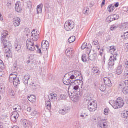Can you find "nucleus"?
<instances>
[{"label":"nucleus","instance_id":"61","mask_svg":"<svg viewBox=\"0 0 128 128\" xmlns=\"http://www.w3.org/2000/svg\"><path fill=\"white\" fill-rule=\"evenodd\" d=\"M30 88H32L33 90H36V84L34 83H32L30 84Z\"/></svg>","mask_w":128,"mask_h":128},{"label":"nucleus","instance_id":"53","mask_svg":"<svg viewBox=\"0 0 128 128\" xmlns=\"http://www.w3.org/2000/svg\"><path fill=\"white\" fill-rule=\"evenodd\" d=\"M116 28H118V25L114 24L111 26L110 30L114 31V30H116Z\"/></svg>","mask_w":128,"mask_h":128},{"label":"nucleus","instance_id":"33","mask_svg":"<svg viewBox=\"0 0 128 128\" xmlns=\"http://www.w3.org/2000/svg\"><path fill=\"white\" fill-rule=\"evenodd\" d=\"M46 106L48 110H52V103L50 102V101H46Z\"/></svg>","mask_w":128,"mask_h":128},{"label":"nucleus","instance_id":"3","mask_svg":"<svg viewBox=\"0 0 128 128\" xmlns=\"http://www.w3.org/2000/svg\"><path fill=\"white\" fill-rule=\"evenodd\" d=\"M108 128V122L105 119L99 120L97 123V128Z\"/></svg>","mask_w":128,"mask_h":128},{"label":"nucleus","instance_id":"42","mask_svg":"<svg viewBox=\"0 0 128 128\" xmlns=\"http://www.w3.org/2000/svg\"><path fill=\"white\" fill-rule=\"evenodd\" d=\"M122 28L124 30H126L128 29V23L126 22L123 24L122 26Z\"/></svg>","mask_w":128,"mask_h":128},{"label":"nucleus","instance_id":"37","mask_svg":"<svg viewBox=\"0 0 128 128\" xmlns=\"http://www.w3.org/2000/svg\"><path fill=\"white\" fill-rule=\"evenodd\" d=\"M66 56H72V50H70V49H67L66 52H65Z\"/></svg>","mask_w":128,"mask_h":128},{"label":"nucleus","instance_id":"20","mask_svg":"<svg viewBox=\"0 0 128 128\" xmlns=\"http://www.w3.org/2000/svg\"><path fill=\"white\" fill-rule=\"evenodd\" d=\"M124 84L126 86L123 88V93L124 94H128V80H125Z\"/></svg>","mask_w":128,"mask_h":128},{"label":"nucleus","instance_id":"35","mask_svg":"<svg viewBox=\"0 0 128 128\" xmlns=\"http://www.w3.org/2000/svg\"><path fill=\"white\" fill-rule=\"evenodd\" d=\"M0 92L2 94L6 92V86L4 85L0 86Z\"/></svg>","mask_w":128,"mask_h":128},{"label":"nucleus","instance_id":"49","mask_svg":"<svg viewBox=\"0 0 128 128\" xmlns=\"http://www.w3.org/2000/svg\"><path fill=\"white\" fill-rule=\"evenodd\" d=\"M71 94L70 96V94H69L70 98H71L72 100H75L74 99L76 98V96H74V94Z\"/></svg>","mask_w":128,"mask_h":128},{"label":"nucleus","instance_id":"26","mask_svg":"<svg viewBox=\"0 0 128 128\" xmlns=\"http://www.w3.org/2000/svg\"><path fill=\"white\" fill-rule=\"evenodd\" d=\"M44 8V4H40V5L37 6V14H42V8Z\"/></svg>","mask_w":128,"mask_h":128},{"label":"nucleus","instance_id":"17","mask_svg":"<svg viewBox=\"0 0 128 128\" xmlns=\"http://www.w3.org/2000/svg\"><path fill=\"white\" fill-rule=\"evenodd\" d=\"M18 118H20V114H18V112H14L12 116L11 119L12 120H14V122H16Z\"/></svg>","mask_w":128,"mask_h":128},{"label":"nucleus","instance_id":"31","mask_svg":"<svg viewBox=\"0 0 128 128\" xmlns=\"http://www.w3.org/2000/svg\"><path fill=\"white\" fill-rule=\"evenodd\" d=\"M14 84L15 86H18V84H20V78L18 77L14 79Z\"/></svg>","mask_w":128,"mask_h":128},{"label":"nucleus","instance_id":"40","mask_svg":"<svg viewBox=\"0 0 128 128\" xmlns=\"http://www.w3.org/2000/svg\"><path fill=\"white\" fill-rule=\"evenodd\" d=\"M93 44L94 46H96L97 50H100V46H98V40H94L93 42Z\"/></svg>","mask_w":128,"mask_h":128},{"label":"nucleus","instance_id":"25","mask_svg":"<svg viewBox=\"0 0 128 128\" xmlns=\"http://www.w3.org/2000/svg\"><path fill=\"white\" fill-rule=\"evenodd\" d=\"M2 43L4 48H10V46H12V44H10V42L8 40H4L2 41Z\"/></svg>","mask_w":128,"mask_h":128},{"label":"nucleus","instance_id":"13","mask_svg":"<svg viewBox=\"0 0 128 128\" xmlns=\"http://www.w3.org/2000/svg\"><path fill=\"white\" fill-rule=\"evenodd\" d=\"M122 116L124 118V122L128 124V111H124L122 114Z\"/></svg>","mask_w":128,"mask_h":128},{"label":"nucleus","instance_id":"29","mask_svg":"<svg viewBox=\"0 0 128 128\" xmlns=\"http://www.w3.org/2000/svg\"><path fill=\"white\" fill-rule=\"evenodd\" d=\"M8 36V31H4L2 34V40H5L6 38V36Z\"/></svg>","mask_w":128,"mask_h":128},{"label":"nucleus","instance_id":"4","mask_svg":"<svg viewBox=\"0 0 128 128\" xmlns=\"http://www.w3.org/2000/svg\"><path fill=\"white\" fill-rule=\"evenodd\" d=\"M26 46L28 50H31V52H34L36 50V46L32 40H28L26 41Z\"/></svg>","mask_w":128,"mask_h":128},{"label":"nucleus","instance_id":"32","mask_svg":"<svg viewBox=\"0 0 128 128\" xmlns=\"http://www.w3.org/2000/svg\"><path fill=\"white\" fill-rule=\"evenodd\" d=\"M92 70V72H94V74H96L97 75H98L100 74V69L98 67L93 68Z\"/></svg>","mask_w":128,"mask_h":128},{"label":"nucleus","instance_id":"11","mask_svg":"<svg viewBox=\"0 0 128 128\" xmlns=\"http://www.w3.org/2000/svg\"><path fill=\"white\" fill-rule=\"evenodd\" d=\"M84 84V82H82V78L76 79L75 80L73 81V83L72 84V86H80V84Z\"/></svg>","mask_w":128,"mask_h":128},{"label":"nucleus","instance_id":"9","mask_svg":"<svg viewBox=\"0 0 128 128\" xmlns=\"http://www.w3.org/2000/svg\"><path fill=\"white\" fill-rule=\"evenodd\" d=\"M110 62L108 64V68H112V66H114V62L118 60V58L116 57H112L111 56L110 58Z\"/></svg>","mask_w":128,"mask_h":128},{"label":"nucleus","instance_id":"59","mask_svg":"<svg viewBox=\"0 0 128 128\" xmlns=\"http://www.w3.org/2000/svg\"><path fill=\"white\" fill-rule=\"evenodd\" d=\"M28 8H32V3L31 1H28L27 3Z\"/></svg>","mask_w":128,"mask_h":128},{"label":"nucleus","instance_id":"48","mask_svg":"<svg viewBox=\"0 0 128 128\" xmlns=\"http://www.w3.org/2000/svg\"><path fill=\"white\" fill-rule=\"evenodd\" d=\"M0 68H1V70L4 69V64L2 60H0Z\"/></svg>","mask_w":128,"mask_h":128},{"label":"nucleus","instance_id":"7","mask_svg":"<svg viewBox=\"0 0 128 128\" xmlns=\"http://www.w3.org/2000/svg\"><path fill=\"white\" fill-rule=\"evenodd\" d=\"M109 52L112 55V57L116 58L118 54V50L116 47L114 46H110Z\"/></svg>","mask_w":128,"mask_h":128},{"label":"nucleus","instance_id":"52","mask_svg":"<svg viewBox=\"0 0 128 128\" xmlns=\"http://www.w3.org/2000/svg\"><path fill=\"white\" fill-rule=\"evenodd\" d=\"M12 76V78H14V80L15 78H18V73H16V72L12 73L10 75V76Z\"/></svg>","mask_w":128,"mask_h":128},{"label":"nucleus","instance_id":"51","mask_svg":"<svg viewBox=\"0 0 128 128\" xmlns=\"http://www.w3.org/2000/svg\"><path fill=\"white\" fill-rule=\"evenodd\" d=\"M94 88H98L100 86V82H94Z\"/></svg>","mask_w":128,"mask_h":128},{"label":"nucleus","instance_id":"14","mask_svg":"<svg viewBox=\"0 0 128 128\" xmlns=\"http://www.w3.org/2000/svg\"><path fill=\"white\" fill-rule=\"evenodd\" d=\"M20 22H22V20H20V18L16 17L14 18L13 24L14 26H20Z\"/></svg>","mask_w":128,"mask_h":128},{"label":"nucleus","instance_id":"28","mask_svg":"<svg viewBox=\"0 0 128 128\" xmlns=\"http://www.w3.org/2000/svg\"><path fill=\"white\" fill-rule=\"evenodd\" d=\"M74 76L76 80H78V78H82V74H80V72L78 71H75L74 72Z\"/></svg>","mask_w":128,"mask_h":128},{"label":"nucleus","instance_id":"12","mask_svg":"<svg viewBox=\"0 0 128 128\" xmlns=\"http://www.w3.org/2000/svg\"><path fill=\"white\" fill-rule=\"evenodd\" d=\"M29 80H30V76L29 74H26L22 80V82L25 86H28V84Z\"/></svg>","mask_w":128,"mask_h":128},{"label":"nucleus","instance_id":"5","mask_svg":"<svg viewBox=\"0 0 128 128\" xmlns=\"http://www.w3.org/2000/svg\"><path fill=\"white\" fill-rule=\"evenodd\" d=\"M88 110L91 112H94L98 110V104H96L94 102H88Z\"/></svg>","mask_w":128,"mask_h":128},{"label":"nucleus","instance_id":"47","mask_svg":"<svg viewBox=\"0 0 128 128\" xmlns=\"http://www.w3.org/2000/svg\"><path fill=\"white\" fill-rule=\"evenodd\" d=\"M121 38H122L123 40H127V38H128V32L124 33V34L121 36Z\"/></svg>","mask_w":128,"mask_h":128},{"label":"nucleus","instance_id":"27","mask_svg":"<svg viewBox=\"0 0 128 128\" xmlns=\"http://www.w3.org/2000/svg\"><path fill=\"white\" fill-rule=\"evenodd\" d=\"M82 60L83 62H90V56H86V54H84L82 56Z\"/></svg>","mask_w":128,"mask_h":128},{"label":"nucleus","instance_id":"6","mask_svg":"<svg viewBox=\"0 0 128 128\" xmlns=\"http://www.w3.org/2000/svg\"><path fill=\"white\" fill-rule=\"evenodd\" d=\"M118 18H120V16L118 14H115L108 16L106 19V22L108 24H110L112 22H114V20H118Z\"/></svg>","mask_w":128,"mask_h":128},{"label":"nucleus","instance_id":"16","mask_svg":"<svg viewBox=\"0 0 128 128\" xmlns=\"http://www.w3.org/2000/svg\"><path fill=\"white\" fill-rule=\"evenodd\" d=\"M104 82L105 84V86H112V80L108 78H104Z\"/></svg>","mask_w":128,"mask_h":128},{"label":"nucleus","instance_id":"41","mask_svg":"<svg viewBox=\"0 0 128 128\" xmlns=\"http://www.w3.org/2000/svg\"><path fill=\"white\" fill-rule=\"evenodd\" d=\"M68 76H70V78H68L70 80H76V76H74V74H72V72H69L68 74Z\"/></svg>","mask_w":128,"mask_h":128},{"label":"nucleus","instance_id":"39","mask_svg":"<svg viewBox=\"0 0 128 128\" xmlns=\"http://www.w3.org/2000/svg\"><path fill=\"white\" fill-rule=\"evenodd\" d=\"M108 10L110 12H112L114 10V6L112 4H110L108 6Z\"/></svg>","mask_w":128,"mask_h":128},{"label":"nucleus","instance_id":"56","mask_svg":"<svg viewBox=\"0 0 128 128\" xmlns=\"http://www.w3.org/2000/svg\"><path fill=\"white\" fill-rule=\"evenodd\" d=\"M32 116H38V112L36 111H34L32 113Z\"/></svg>","mask_w":128,"mask_h":128},{"label":"nucleus","instance_id":"63","mask_svg":"<svg viewBox=\"0 0 128 128\" xmlns=\"http://www.w3.org/2000/svg\"><path fill=\"white\" fill-rule=\"evenodd\" d=\"M14 78L12 77V76H10L9 78V82H14Z\"/></svg>","mask_w":128,"mask_h":128},{"label":"nucleus","instance_id":"62","mask_svg":"<svg viewBox=\"0 0 128 128\" xmlns=\"http://www.w3.org/2000/svg\"><path fill=\"white\" fill-rule=\"evenodd\" d=\"M10 96H14V92L13 90H10Z\"/></svg>","mask_w":128,"mask_h":128},{"label":"nucleus","instance_id":"55","mask_svg":"<svg viewBox=\"0 0 128 128\" xmlns=\"http://www.w3.org/2000/svg\"><path fill=\"white\" fill-rule=\"evenodd\" d=\"M109 112H110V109H108V108H105L104 110V114H105V116H108Z\"/></svg>","mask_w":128,"mask_h":128},{"label":"nucleus","instance_id":"30","mask_svg":"<svg viewBox=\"0 0 128 128\" xmlns=\"http://www.w3.org/2000/svg\"><path fill=\"white\" fill-rule=\"evenodd\" d=\"M85 100H86V102H92V98L90 96V93L85 95Z\"/></svg>","mask_w":128,"mask_h":128},{"label":"nucleus","instance_id":"38","mask_svg":"<svg viewBox=\"0 0 128 128\" xmlns=\"http://www.w3.org/2000/svg\"><path fill=\"white\" fill-rule=\"evenodd\" d=\"M32 40H33V42H37V40L40 38V35L36 34V35L32 36Z\"/></svg>","mask_w":128,"mask_h":128},{"label":"nucleus","instance_id":"22","mask_svg":"<svg viewBox=\"0 0 128 128\" xmlns=\"http://www.w3.org/2000/svg\"><path fill=\"white\" fill-rule=\"evenodd\" d=\"M36 96L34 95H31L30 96H28V100H29V102H32V104H34V102H36Z\"/></svg>","mask_w":128,"mask_h":128},{"label":"nucleus","instance_id":"60","mask_svg":"<svg viewBox=\"0 0 128 128\" xmlns=\"http://www.w3.org/2000/svg\"><path fill=\"white\" fill-rule=\"evenodd\" d=\"M15 46H16L15 48L17 50V52H18V50H20V48H21L20 46L18 44H16Z\"/></svg>","mask_w":128,"mask_h":128},{"label":"nucleus","instance_id":"54","mask_svg":"<svg viewBox=\"0 0 128 128\" xmlns=\"http://www.w3.org/2000/svg\"><path fill=\"white\" fill-rule=\"evenodd\" d=\"M88 12H90V8H84V14H88Z\"/></svg>","mask_w":128,"mask_h":128},{"label":"nucleus","instance_id":"43","mask_svg":"<svg viewBox=\"0 0 128 128\" xmlns=\"http://www.w3.org/2000/svg\"><path fill=\"white\" fill-rule=\"evenodd\" d=\"M48 46H50L48 42H46V44H42V48H44V50H48Z\"/></svg>","mask_w":128,"mask_h":128},{"label":"nucleus","instance_id":"44","mask_svg":"<svg viewBox=\"0 0 128 128\" xmlns=\"http://www.w3.org/2000/svg\"><path fill=\"white\" fill-rule=\"evenodd\" d=\"M100 90L103 92L106 90V85L102 84L100 88Z\"/></svg>","mask_w":128,"mask_h":128},{"label":"nucleus","instance_id":"57","mask_svg":"<svg viewBox=\"0 0 128 128\" xmlns=\"http://www.w3.org/2000/svg\"><path fill=\"white\" fill-rule=\"evenodd\" d=\"M36 46L38 50L37 51L38 54H42V50L40 49L38 46L36 45Z\"/></svg>","mask_w":128,"mask_h":128},{"label":"nucleus","instance_id":"8","mask_svg":"<svg viewBox=\"0 0 128 128\" xmlns=\"http://www.w3.org/2000/svg\"><path fill=\"white\" fill-rule=\"evenodd\" d=\"M92 44H88L87 47L88 50L86 52V53L89 56V60H90L94 61L96 60V56L94 55H92V56H90V52H92Z\"/></svg>","mask_w":128,"mask_h":128},{"label":"nucleus","instance_id":"18","mask_svg":"<svg viewBox=\"0 0 128 128\" xmlns=\"http://www.w3.org/2000/svg\"><path fill=\"white\" fill-rule=\"evenodd\" d=\"M123 72L124 69L122 65H120L116 70V74H118V76H120L122 74Z\"/></svg>","mask_w":128,"mask_h":128},{"label":"nucleus","instance_id":"45","mask_svg":"<svg viewBox=\"0 0 128 128\" xmlns=\"http://www.w3.org/2000/svg\"><path fill=\"white\" fill-rule=\"evenodd\" d=\"M70 44H72L74 42H76V36H71L68 39Z\"/></svg>","mask_w":128,"mask_h":128},{"label":"nucleus","instance_id":"19","mask_svg":"<svg viewBox=\"0 0 128 128\" xmlns=\"http://www.w3.org/2000/svg\"><path fill=\"white\" fill-rule=\"evenodd\" d=\"M22 125L24 128H30V122L26 120H24L22 122Z\"/></svg>","mask_w":128,"mask_h":128},{"label":"nucleus","instance_id":"64","mask_svg":"<svg viewBox=\"0 0 128 128\" xmlns=\"http://www.w3.org/2000/svg\"><path fill=\"white\" fill-rule=\"evenodd\" d=\"M88 116V114H86V113H82L80 115V118H86Z\"/></svg>","mask_w":128,"mask_h":128},{"label":"nucleus","instance_id":"58","mask_svg":"<svg viewBox=\"0 0 128 128\" xmlns=\"http://www.w3.org/2000/svg\"><path fill=\"white\" fill-rule=\"evenodd\" d=\"M88 46V44H86V43H84L82 45V47H81V48H82V50H86V47Z\"/></svg>","mask_w":128,"mask_h":128},{"label":"nucleus","instance_id":"1","mask_svg":"<svg viewBox=\"0 0 128 128\" xmlns=\"http://www.w3.org/2000/svg\"><path fill=\"white\" fill-rule=\"evenodd\" d=\"M109 104L114 108V110H118V108H120L124 106V102L122 98H118L116 101L114 100H111L109 102Z\"/></svg>","mask_w":128,"mask_h":128},{"label":"nucleus","instance_id":"21","mask_svg":"<svg viewBox=\"0 0 128 128\" xmlns=\"http://www.w3.org/2000/svg\"><path fill=\"white\" fill-rule=\"evenodd\" d=\"M63 82L64 84L66 86H72V84L74 82V80H70V79H67V80H63Z\"/></svg>","mask_w":128,"mask_h":128},{"label":"nucleus","instance_id":"46","mask_svg":"<svg viewBox=\"0 0 128 128\" xmlns=\"http://www.w3.org/2000/svg\"><path fill=\"white\" fill-rule=\"evenodd\" d=\"M71 86L72 87L74 90H75V92H78L80 90V86L78 85L72 86Z\"/></svg>","mask_w":128,"mask_h":128},{"label":"nucleus","instance_id":"36","mask_svg":"<svg viewBox=\"0 0 128 128\" xmlns=\"http://www.w3.org/2000/svg\"><path fill=\"white\" fill-rule=\"evenodd\" d=\"M66 100V96L64 94H61L60 96L58 102H60V100Z\"/></svg>","mask_w":128,"mask_h":128},{"label":"nucleus","instance_id":"10","mask_svg":"<svg viewBox=\"0 0 128 128\" xmlns=\"http://www.w3.org/2000/svg\"><path fill=\"white\" fill-rule=\"evenodd\" d=\"M70 112V108L68 106L64 107L62 109H60L59 114L62 116H66V114H68Z\"/></svg>","mask_w":128,"mask_h":128},{"label":"nucleus","instance_id":"24","mask_svg":"<svg viewBox=\"0 0 128 128\" xmlns=\"http://www.w3.org/2000/svg\"><path fill=\"white\" fill-rule=\"evenodd\" d=\"M15 10L17 12H22V8L20 4L18 2L16 3Z\"/></svg>","mask_w":128,"mask_h":128},{"label":"nucleus","instance_id":"15","mask_svg":"<svg viewBox=\"0 0 128 128\" xmlns=\"http://www.w3.org/2000/svg\"><path fill=\"white\" fill-rule=\"evenodd\" d=\"M5 52L6 54V56L7 58H12V50L10 47H8L7 48H5Z\"/></svg>","mask_w":128,"mask_h":128},{"label":"nucleus","instance_id":"2","mask_svg":"<svg viewBox=\"0 0 128 128\" xmlns=\"http://www.w3.org/2000/svg\"><path fill=\"white\" fill-rule=\"evenodd\" d=\"M64 28L66 32H70L74 28V22L72 20L67 21L64 24Z\"/></svg>","mask_w":128,"mask_h":128},{"label":"nucleus","instance_id":"50","mask_svg":"<svg viewBox=\"0 0 128 128\" xmlns=\"http://www.w3.org/2000/svg\"><path fill=\"white\" fill-rule=\"evenodd\" d=\"M124 68H126V70H128V60H125L124 61Z\"/></svg>","mask_w":128,"mask_h":128},{"label":"nucleus","instance_id":"23","mask_svg":"<svg viewBox=\"0 0 128 128\" xmlns=\"http://www.w3.org/2000/svg\"><path fill=\"white\" fill-rule=\"evenodd\" d=\"M50 100H58V94H56L55 93H52L50 94V96L49 97Z\"/></svg>","mask_w":128,"mask_h":128},{"label":"nucleus","instance_id":"34","mask_svg":"<svg viewBox=\"0 0 128 128\" xmlns=\"http://www.w3.org/2000/svg\"><path fill=\"white\" fill-rule=\"evenodd\" d=\"M13 110H14V112H18L20 110H22V108L20 106L17 105L16 106H14Z\"/></svg>","mask_w":128,"mask_h":128}]
</instances>
